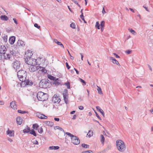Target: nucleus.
<instances>
[{
	"label": "nucleus",
	"mask_w": 153,
	"mask_h": 153,
	"mask_svg": "<svg viewBox=\"0 0 153 153\" xmlns=\"http://www.w3.org/2000/svg\"><path fill=\"white\" fill-rule=\"evenodd\" d=\"M117 148L120 152H124L126 149V146L124 143L121 140H117L116 142Z\"/></svg>",
	"instance_id": "1"
},
{
	"label": "nucleus",
	"mask_w": 153,
	"mask_h": 153,
	"mask_svg": "<svg viewBox=\"0 0 153 153\" xmlns=\"http://www.w3.org/2000/svg\"><path fill=\"white\" fill-rule=\"evenodd\" d=\"M27 76V73L23 70H21L17 72V76L19 80L21 81H25L26 80Z\"/></svg>",
	"instance_id": "2"
},
{
	"label": "nucleus",
	"mask_w": 153,
	"mask_h": 153,
	"mask_svg": "<svg viewBox=\"0 0 153 153\" xmlns=\"http://www.w3.org/2000/svg\"><path fill=\"white\" fill-rule=\"evenodd\" d=\"M39 60V59H36L31 58H25V60L26 63L27 64L31 65H40V63L38 61Z\"/></svg>",
	"instance_id": "3"
},
{
	"label": "nucleus",
	"mask_w": 153,
	"mask_h": 153,
	"mask_svg": "<svg viewBox=\"0 0 153 153\" xmlns=\"http://www.w3.org/2000/svg\"><path fill=\"white\" fill-rule=\"evenodd\" d=\"M36 65H31L29 68V71L31 72H34L35 71L39 70L44 73L47 72V70L45 69V68L39 66H36Z\"/></svg>",
	"instance_id": "4"
},
{
	"label": "nucleus",
	"mask_w": 153,
	"mask_h": 153,
	"mask_svg": "<svg viewBox=\"0 0 153 153\" xmlns=\"http://www.w3.org/2000/svg\"><path fill=\"white\" fill-rule=\"evenodd\" d=\"M37 96L39 101H44L48 99L47 94L42 91L38 92Z\"/></svg>",
	"instance_id": "5"
},
{
	"label": "nucleus",
	"mask_w": 153,
	"mask_h": 153,
	"mask_svg": "<svg viewBox=\"0 0 153 153\" xmlns=\"http://www.w3.org/2000/svg\"><path fill=\"white\" fill-rule=\"evenodd\" d=\"M71 143L75 145H77L80 143V140L78 137L75 136H72L71 137Z\"/></svg>",
	"instance_id": "6"
},
{
	"label": "nucleus",
	"mask_w": 153,
	"mask_h": 153,
	"mask_svg": "<svg viewBox=\"0 0 153 153\" xmlns=\"http://www.w3.org/2000/svg\"><path fill=\"white\" fill-rule=\"evenodd\" d=\"M47 82L45 79L41 81L39 83V86L42 88H46L47 87Z\"/></svg>",
	"instance_id": "7"
},
{
	"label": "nucleus",
	"mask_w": 153,
	"mask_h": 153,
	"mask_svg": "<svg viewBox=\"0 0 153 153\" xmlns=\"http://www.w3.org/2000/svg\"><path fill=\"white\" fill-rule=\"evenodd\" d=\"M20 65L19 62L17 61H16L13 63V67L16 70L19 69L20 67Z\"/></svg>",
	"instance_id": "8"
},
{
	"label": "nucleus",
	"mask_w": 153,
	"mask_h": 153,
	"mask_svg": "<svg viewBox=\"0 0 153 153\" xmlns=\"http://www.w3.org/2000/svg\"><path fill=\"white\" fill-rule=\"evenodd\" d=\"M52 100L53 102L54 103H59L61 101V100L60 99V98L56 94H55L53 96L52 98Z\"/></svg>",
	"instance_id": "9"
},
{
	"label": "nucleus",
	"mask_w": 153,
	"mask_h": 153,
	"mask_svg": "<svg viewBox=\"0 0 153 153\" xmlns=\"http://www.w3.org/2000/svg\"><path fill=\"white\" fill-rule=\"evenodd\" d=\"M68 91L67 90L65 89L63 93V95L65 102L66 104L68 103V99L67 98V96Z\"/></svg>",
	"instance_id": "10"
},
{
	"label": "nucleus",
	"mask_w": 153,
	"mask_h": 153,
	"mask_svg": "<svg viewBox=\"0 0 153 153\" xmlns=\"http://www.w3.org/2000/svg\"><path fill=\"white\" fill-rule=\"evenodd\" d=\"M31 51L30 50L27 51L25 53V58H31V56L33 55Z\"/></svg>",
	"instance_id": "11"
},
{
	"label": "nucleus",
	"mask_w": 153,
	"mask_h": 153,
	"mask_svg": "<svg viewBox=\"0 0 153 153\" xmlns=\"http://www.w3.org/2000/svg\"><path fill=\"white\" fill-rule=\"evenodd\" d=\"M109 58L110 60L114 64H115L119 66H120V65L118 62L113 57L111 56L109 57Z\"/></svg>",
	"instance_id": "12"
},
{
	"label": "nucleus",
	"mask_w": 153,
	"mask_h": 153,
	"mask_svg": "<svg viewBox=\"0 0 153 153\" xmlns=\"http://www.w3.org/2000/svg\"><path fill=\"white\" fill-rule=\"evenodd\" d=\"M6 134L9 135V137H12L14 136V131L8 129L6 131Z\"/></svg>",
	"instance_id": "13"
},
{
	"label": "nucleus",
	"mask_w": 153,
	"mask_h": 153,
	"mask_svg": "<svg viewBox=\"0 0 153 153\" xmlns=\"http://www.w3.org/2000/svg\"><path fill=\"white\" fill-rule=\"evenodd\" d=\"M6 48L4 45H1L0 46V53L4 54L5 53Z\"/></svg>",
	"instance_id": "14"
},
{
	"label": "nucleus",
	"mask_w": 153,
	"mask_h": 153,
	"mask_svg": "<svg viewBox=\"0 0 153 153\" xmlns=\"http://www.w3.org/2000/svg\"><path fill=\"white\" fill-rule=\"evenodd\" d=\"M25 45L23 41L21 40H19L17 42L16 46L18 47H24Z\"/></svg>",
	"instance_id": "15"
},
{
	"label": "nucleus",
	"mask_w": 153,
	"mask_h": 153,
	"mask_svg": "<svg viewBox=\"0 0 153 153\" xmlns=\"http://www.w3.org/2000/svg\"><path fill=\"white\" fill-rule=\"evenodd\" d=\"M10 105L11 107L14 109H16L17 108V106L16 104L15 101H13L11 102L10 103Z\"/></svg>",
	"instance_id": "16"
},
{
	"label": "nucleus",
	"mask_w": 153,
	"mask_h": 153,
	"mask_svg": "<svg viewBox=\"0 0 153 153\" xmlns=\"http://www.w3.org/2000/svg\"><path fill=\"white\" fill-rule=\"evenodd\" d=\"M21 82H22V83H24V84H25V85H32L33 84V82H31L30 83L29 80L28 79H26V80L25 81H21Z\"/></svg>",
	"instance_id": "17"
},
{
	"label": "nucleus",
	"mask_w": 153,
	"mask_h": 153,
	"mask_svg": "<svg viewBox=\"0 0 153 153\" xmlns=\"http://www.w3.org/2000/svg\"><path fill=\"white\" fill-rule=\"evenodd\" d=\"M15 41V37L14 36H12L10 37L9 39V43L11 44H13Z\"/></svg>",
	"instance_id": "18"
},
{
	"label": "nucleus",
	"mask_w": 153,
	"mask_h": 153,
	"mask_svg": "<svg viewBox=\"0 0 153 153\" xmlns=\"http://www.w3.org/2000/svg\"><path fill=\"white\" fill-rule=\"evenodd\" d=\"M16 120L17 123L20 125L21 124L22 122L23 119L20 117H18L16 118Z\"/></svg>",
	"instance_id": "19"
},
{
	"label": "nucleus",
	"mask_w": 153,
	"mask_h": 153,
	"mask_svg": "<svg viewBox=\"0 0 153 153\" xmlns=\"http://www.w3.org/2000/svg\"><path fill=\"white\" fill-rule=\"evenodd\" d=\"M4 55V59H9L10 58H11V57L12 56L11 54L8 53H5Z\"/></svg>",
	"instance_id": "20"
},
{
	"label": "nucleus",
	"mask_w": 153,
	"mask_h": 153,
	"mask_svg": "<svg viewBox=\"0 0 153 153\" xmlns=\"http://www.w3.org/2000/svg\"><path fill=\"white\" fill-rule=\"evenodd\" d=\"M0 19L2 20L6 21L8 19V17L6 15H2L0 16Z\"/></svg>",
	"instance_id": "21"
},
{
	"label": "nucleus",
	"mask_w": 153,
	"mask_h": 153,
	"mask_svg": "<svg viewBox=\"0 0 153 153\" xmlns=\"http://www.w3.org/2000/svg\"><path fill=\"white\" fill-rule=\"evenodd\" d=\"M100 141L101 142L102 144H104L105 141V138L103 135L101 134L100 135Z\"/></svg>",
	"instance_id": "22"
},
{
	"label": "nucleus",
	"mask_w": 153,
	"mask_h": 153,
	"mask_svg": "<svg viewBox=\"0 0 153 153\" xmlns=\"http://www.w3.org/2000/svg\"><path fill=\"white\" fill-rule=\"evenodd\" d=\"M45 123L51 127H52L53 125V123L51 121H46L45 122Z\"/></svg>",
	"instance_id": "23"
},
{
	"label": "nucleus",
	"mask_w": 153,
	"mask_h": 153,
	"mask_svg": "<svg viewBox=\"0 0 153 153\" xmlns=\"http://www.w3.org/2000/svg\"><path fill=\"white\" fill-rule=\"evenodd\" d=\"M58 146H51L49 147V149L50 150H56L59 148Z\"/></svg>",
	"instance_id": "24"
},
{
	"label": "nucleus",
	"mask_w": 153,
	"mask_h": 153,
	"mask_svg": "<svg viewBox=\"0 0 153 153\" xmlns=\"http://www.w3.org/2000/svg\"><path fill=\"white\" fill-rule=\"evenodd\" d=\"M30 131V129L29 127L27 126V128L24 129L23 130V132L25 133H27L29 132V131Z\"/></svg>",
	"instance_id": "25"
},
{
	"label": "nucleus",
	"mask_w": 153,
	"mask_h": 153,
	"mask_svg": "<svg viewBox=\"0 0 153 153\" xmlns=\"http://www.w3.org/2000/svg\"><path fill=\"white\" fill-rule=\"evenodd\" d=\"M38 117L41 119H46L47 117L43 114H40L38 116Z\"/></svg>",
	"instance_id": "26"
},
{
	"label": "nucleus",
	"mask_w": 153,
	"mask_h": 153,
	"mask_svg": "<svg viewBox=\"0 0 153 153\" xmlns=\"http://www.w3.org/2000/svg\"><path fill=\"white\" fill-rule=\"evenodd\" d=\"M54 129L55 130H57V129H59L61 131H63V132L65 134V132L64 130L61 128L59 126H56L54 127Z\"/></svg>",
	"instance_id": "27"
},
{
	"label": "nucleus",
	"mask_w": 153,
	"mask_h": 153,
	"mask_svg": "<svg viewBox=\"0 0 153 153\" xmlns=\"http://www.w3.org/2000/svg\"><path fill=\"white\" fill-rule=\"evenodd\" d=\"M59 81L58 78H56L54 80V84L57 85H60V83Z\"/></svg>",
	"instance_id": "28"
},
{
	"label": "nucleus",
	"mask_w": 153,
	"mask_h": 153,
	"mask_svg": "<svg viewBox=\"0 0 153 153\" xmlns=\"http://www.w3.org/2000/svg\"><path fill=\"white\" fill-rule=\"evenodd\" d=\"M93 131L91 130H90L89 131L88 133L87 134V135L88 136V137H91V136L93 135Z\"/></svg>",
	"instance_id": "29"
},
{
	"label": "nucleus",
	"mask_w": 153,
	"mask_h": 153,
	"mask_svg": "<svg viewBox=\"0 0 153 153\" xmlns=\"http://www.w3.org/2000/svg\"><path fill=\"white\" fill-rule=\"evenodd\" d=\"M128 30L133 35H135L136 34V32L132 29H129Z\"/></svg>",
	"instance_id": "30"
},
{
	"label": "nucleus",
	"mask_w": 153,
	"mask_h": 153,
	"mask_svg": "<svg viewBox=\"0 0 153 153\" xmlns=\"http://www.w3.org/2000/svg\"><path fill=\"white\" fill-rule=\"evenodd\" d=\"M48 78L51 80H53L54 81L56 79V77L51 75H48Z\"/></svg>",
	"instance_id": "31"
},
{
	"label": "nucleus",
	"mask_w": 153,
	"mask_h": 153,
	"mask_svg": "<svg viewBox=\"0 0 153 153\" xmlns=\"http://www.w3.org/2000/svg\"><path fill=\"white\" fill-rule=\"evenodd\" d=\"M30 134H33L34 136H36V134L35 131L34 130L32 129L31 130H30Z\"/></svg>",
	"instance_id": "32"
},
{
	"label": "nucleus",
	"mask_w": 153,
	"mask_h": 153,
	"mask_svg": "<svg viewBox=\"0 0 153 153\" xmlns=\"http://www.w3.org/2000/svg\"><path fill=\"white\" fill-rule=\"evenodd\" d=\"M18 113H20V114H25V113H28V111H22L20 110H18Z\"/></svg>",
	"instance_id": "33"
},
{
	"label": "nucleus",
	"mask_w": 153,
	"mask_h": 153,
	"mask_svg": "<svg viewBox=\"0 0 153 153\" xmlns=\"http://www.w3.org/2000/svg\"><path fill=\"white\" fill-rule=\"evenodd\" d=\"M38 127H39V126L37 124H34L33 125V128L34 129H37Z\"/></svg>",
	"instance_id": "34"
},
{
	"label": "nucleus",
	"mask_w": 153,
	"mask_h": 153,
	"mask_svg": "<svg viewBox=\"0 0 153 153\" xmlns=\"http://www.w3.org/2000/svg\"><path fill=\"white\" fill-rule=\"evenodd\" d=\"M82 147L85 148H88L89 147V146L87 144H85L83 143L82 145Z\"/></svg>",
	"instance_id": "35"
},
{
	"label": "nucleus",
	"mask_w": 153,
	"mask_h": 153,
	"mask_svg": "<svg viewBox=\"0 0 153 153\" xmlns=\"http://www.w3.org/2000/svg\"><path fill=\"white\" fill-rule=\"evenodd\" d=\"M95 27L97 28L98 29H100V25L99 24V22H96V25H95Z\"/></svg>",
	"instance_id": "36"
},
{
	"label": "nucleus",
	"mask_w": 153,
	"mask_h": 153,
	"mask_svg": "<svg viewBox=\"0 0 153 153\" xmlns=\"http://www.w3.org/2000/svg\"><path fill=\"white\" fill-rule=\"evenodd\" d=\"M70 27L73 29L75 28V25L74 23L72 22L70 24Z\"/></svg>",
	"instance_id": "37"
},
{
	"label": "nucleus",
	"mask_w": 153,
	"mask_h": 153,
	"mask_svg": "<svg viewBox=\"0 0 153 153\" xmlns=\"http://www.w3.org/2000/svg\"><path fill=\"white\" fill-rule=\"evenodd\" d=\"M65 84L67 87V88L68 89H69L70 88V83L69 82H67Z\"/></svg>",
	"instance_id": "38"
},
{
	"label": "nucleus",
	"mask_w": 153,
	"mask_h": 153,
	"mask_svg": "<svg viewBox=\"0 0 153 153\" xmlns=\"http://www.w3.org/2000/svg\"><path fill=\"white\" fill-rule=\"evenodd\" d=\"M38 131L40 134L42 133L43 132L42 128V127H40L38 129Z\"/></svg>",
	"instance_id": "39"
},
{
	"label": "nucleus",
	"mask_w": 153,
	"mask_h": 153,
	"mask_svg": "<svg viewBox=\"0 0 153 153\" xmlns=\"http://www.w3.org/2000/svg\"><path fill=\"white\" fill-rule=\"evenodd\" d=\"M105 25V22L104 21H102L100 23V26L101 27H103Z\"/></svg>",
	"instance_id": "40"
},
{
	"label": "nucleus",
	"mask_w": 153,
	"mask_h": 153,
	"mask_svg": "<svg viewBox=\"0 0 153 153\" xmlns=\"http://www.w3.org/2000/svg\"><path fill=\"white\" fill-rule=\"evenodd\" d=\"M79 80H80V81L81 82H82L84 84V85H86V82L83 79H81V78H79Z\"/></svg>",
	"instance_id": "41"
},
{
	"label": "nucleus",
	"mask_w": 153,
	"mask_h": 153,
	"mask_svg": "<svg viewBox=\"0 0 153 153\" xmlns=\"http://www.w3.org/2000/svg\"><path fill=\"white\" fill-rule=\"evenodd\" d=\"M33 143L34 144H35L36 145H38L39 144V143L38 141L36 140H34L32 141Z\"/></svg>",
	"instance_id": "42"
},
{
	"label": "nucleus",
	"mask_w": 153,
	"mask_h": 153,
	"mask_svg": "<svg viewBox=\"0 0 153 153\" xmlns=\"http://www.w3.org/2000/svg\"><path fill=\"white\" fill-rule=\"evenodd\" d=\"M100 112L101 114L102 115V116L104 117V113L103 111L101 109L99 111Z\"/></svg>",
	"instance_id": "43"
},
{
	"label": "nucleus",
	"mask_w": 153,
	"mask_h": 153,
	"mask_svg": "<svg viewBox=\"0 0 153 153\" xmlns=\"http://www.w3.org/2000/svg\"><path fill=\"white\" fill-rule=\"evenodd\" d=\"M65 134L68 135V136H70L71 138V137H72V136H74V135H73L72 134H71L70 133H69V132H66L65 133Z\"/></svg>",
	"instance_id": "44"
},
{
	"label": "nucleus",
	"mask_w": 153,
	"mask_h": 153,
	"mask_svg": "<svg viewBox=\"0 0 153 153\" xmlns=\"http://www.w3.org/2000/svg\"><path fill=\"white\" fill-rule=\"evenodd\" d=\"M98 92L100 94H102V91L101 90V89L100 88H99V89H97Z\"/></svg>",
	"instance_id": "45"
},
{
	"label": "nucleus",
	"mask_w": 153,
	"mask_h": 153,
	"mask_svg": "<svg viewBox=\"0 0 153 153\" xmlns=\"http://www.w3.org/2000/svg\"><path fill=\"white\" fill-rule=\"evenodd\" d=\"M34 26L39 29L40 28V26H38L37 23H35L34 24Z\"/></svg>",
	"instance_id": "46"
},
{
	"label": "nucleus",
	"mask_w": 153,
	"mask_h": 153,
	"mask_svg": "<svg viewBox=\"0 0 153 153\" xmlns=\"http://www.w3.org/2000/svg\"><path fill=\"white\" fill-rule=\"evenodd\" d=\"M54 42L55 43L57 44L58 45L61 43L60 42H59L57 40L55 39L54 40Z\"/></svg>",
	"instance_id": "47"
},
{
	"label": "nucleus",
	"mask_w": 153,
	"mask_h": 153,
	"mask_svg": "<svg viewBox=\"0 0 153 153\" xmlns=\"http://www.w3.org/2000/svg\"><path fill=\"white\" fill-rule=\"evenodd\" d=\"M131 52V51L130 50H128L125 51V53L127 54H129Z\"/></svg>",
	"instance_id": "48"
},
{
	"label": "nucleus",
	"mask_w": 153,
	"mask_h": 153,
	"mask_svg": "<svg viewBox=\"0 0 153 153\" xmlns=\"http://www.w3.org/2000/svg\"><path fill=\"white\" fill-rule=\"evenodd\" d=\"M95 114H96V116L100 120H101V117L99 116V115H98V114L97 113V112H96V111H95Z\"/></svg>",
	"instance_id": "49"
},
{
	"label": "nucleus",
	"mask_w": 153,
	"mask_h": 153,
	"mask_svg": "<svg viewBox=\"0 0 153 153\" xmlns=\"http://www.w3.org/2000/svg\"><path fill=\"white\" fill-rule=\"evenodd\" d=\"M113 54L114 55V56L117 58H120V57L116 53H114Z\"/></svg>",
	"instance_id": "50"
},
{
	"label": "nucleus",
	"mask_w": 153,
	"mask_h": 153,
	"mask_svg": "<svg viewBox=\"0 0 153 153\" xmlns=\"http://www.w3.org/2000/svg\"><path fill=\"white\" fill-rule=\"evenodd\" d=\"M66 66L68 69H69L70 68V66L69 65L68 63L66 62Z\"/></svg>",
	"instance_id": "51"
},
{
	"label": "nucleus",
	"mask_w": 153,
	"mask_h": 153,
	"mask_svg": "<svg viewBox=\"0 0 153 153\" xmlns=\"http://www.w3.org/2000/svg\"><path fill=\"white\" fill-rule=\"evenodd\" d=\"M73 2H74L75 4H76L79 7H80V5L78 4V3L76 1V0H71Z\"/></svg>",
	"instance_id": "52"
},
{
	"label": "nucleus",
	"mask_w": 153,
	"mask_h": 153,
	"mask_svg": "<svg viewBox=\"0 0 153 153\" xmlns=\"http://www.w3.org/2000/svg\"><path fill=\"white\" fill-rule=\"evenodd\" d=\"M83 107L82 106H79V108L80 110H82L83 109Z\"/></svg>",
	"instance_id": "53"
},
{
	"label": "nucleus",
	"mask_w": 153,
	"mask_h": 153,
	"mask_svg": "<svg viewBox=\"0 0 153 153\" xmlns=\"http://www.w3.org/2000/svg\"><path fill=\"white\" fill-rule=\"evenodd\" d=\"M4 102L3 101H0V105H4Z\"/></svg>",
	"instance_id": "54"
},
{
	"label": "nucleus",
	"mask_w": 153,
	"mask_h": 153,
	"mask_svg": "<svg viewBox=\"0 0 153 153\" xmlns=\"http://www.w3.org/2000/svg\"><path fill=\"white\" fill-rule=\"evenodd\" d=\"M96 108L97 111H99L101 109L100 108V107L99 106H97L96 107Z\"/></svg>",
	"instance_id": "55"
},
{
	"label": "nucleus",
	"mask_w": 153,
	"mask_h": 153,
	"mask_svg": "<svg viewBox=\"0 0 153 153\" xmlns=\"http://www.w3.org/2000/svg\"><path fill=\"white\" fill-rule=\"evenodd\" d=\"M7 140L10 142H11L13 141V140L10 138H8Z\"/></svg>",
	"instance_id": "56"
},
{
	"label": "nucleus",
	"mask_w": 153,
	"mask_h": 153,
	"mask_svg": "<svg viewBox=\"0 0 153 153\" xmlns=\"http://www.w3.org/2000/svg\"><path fill=\"white\" fill-rule=\"evenodd\" d=\"M13 20L14 21V23L16 24H17V22L16 20V19L15 18H13Z\"/></svg>",
	"instance_id": "57"
},
{
	"label": "nucleus",
	"mask_w": 153,
	"mask_h": 153,
	"mask_svg": "<svg viewBox=\"0 0 153 153\" xmlns=\"http://www.w3.org/2000/svg\"><path fill=\"white\" fill-rule=\"evenodd\" d=\"M102 13H103V14H105L106 13V12L105 10L104 7H103L102 9Z\"/></svg>",
	"instance_id": "58"
},
{
	"label": "nucleus",
	"mask_w": 153,
	"mask_h": 153,
	"mask_svg": "<svg viewBox=\"0 0 153 153\" xmlns=\"http://www.w3.org/2000/svg\"><path fill=\"white\" fill-rule=\"evenodd\" d=\"M54 120L56 121H59V119L58 118H54Z\"/></svg>",
	"instance_id": "59"
},
{
	"label": "nucleus",
	"mask_w": 153,
	"mask_h": 153,
	"mask_svg": "<svg viewBox=\"0 0 153 153\" xmlns=\"http://www.w3.org/2000/svg\"><path fill=\"white\" fill-rule=\"evenodd\" d=\"M143 7H144L145 10L149 12V10H148L147 7H145L144 5L143 6Z\"/></svg>",
	"instance_id": "60"
},
{
	"label": "nucleus",
	"mask_w": 153,
	"mask_h": 153,
	"mask_svg": "<svg viewBox=\"0 0 153 153\" xmlns=\"http://www.w3.org/2000/svg\"><path fill=\"white\" fill-rule=\"evenodd\" d=\"M59 45H60L61 48H64V46L61 43Z\"/></svg>",
	"instance_id": "61"
},
{
	"label": "nucleus",
	"mask_w": 153,
	"mask_h": 153,
	"mask_svg": "<svg viewBox=\"0 0 153 153\" xmlns=\"http://www.w3.org/2000/svg\"><path fill=\"white\" fill-rule=\"evenodd\" d=\"M80 17L82 20H83V18H84V16L83 14H81L80 15Z\"/></svg>",
	"instance_id": "62"
},
{
	"label": "nucleus",
	"mask_w": 153,
	"mask_h": 153,
	"mask_svg": "<svg viewBox=\"0 0 153 153\" xmlns=\"http://www.w3.org/2000/svg\"><path fill=\"white\" fill-rule=\"evenodd\" d=\"M74 70H75V71H76V73L77 74H79V71H78V70L76 69L75 68H74Z\"/></svg>",
	"instance_id": "63"
},
{
	"label": "nucleus",
	"mask_w": 153,
	"mask_h": 153,
	"mask_svg": "<svg viewBox=\"0 0 153 153\" xmlns=\"http://www.w3.org/2000/svg\"><path fill=\"white\" fill-rule=\"evenodd\" d=\"M76 115H74L73 116V117L72 118V119L75 120L76 119Z\"/></svg>",
	"instance_id": "64"
}]
</instances>
